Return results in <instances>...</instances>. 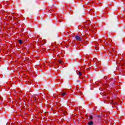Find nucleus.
<instances>
[{
	"instance_id": "nucleus-2",
	"label": "nucleus",
	"mask_w": 125,
	"mask_h": 125,
	"mask_svg": "<svg viewBox=\"0 0 125 125\" xmlns=\"http://www.w3.org/2000/svg\"><path fill=\"white\" fill-rule=\"evenodd\" d=\"M62 97H65L67 95V92L63 90L62 92L60 94Z\"/></svg>"
},
{
	"instance_id": "nucleus-7",
	"label": "nucleus",
	"mask_w": 125,
	"mask_h": 125,
	"mask_svg": "<svg viewBox=\"0 0 125 125\" xmlns=\"http://www.w3.org/2000/svg\"><path fill=\"white\" fill-rule=\"evenodd\" d=\"M88 125H93V122H92V121H89V122L88 123Z\"/></svg>"
},
{
	"instance_id": "nucleus-6",
	"label": "nucleus",
	"mask_w": 125,
	"mask_h": 125,
	"mask_svg": "<svg viewBox=\"0 0 125 125\" xmlns=\"http://www.w3.org/2000/svg\"><path fill=\"white\" fill-rule=\"evenodd\" d=\"M44 66H45L46 65H47V66H50V65L48 64V62H44Z\"/></svg>"
},
{
	"instance_id": "nucleus-9",
	"label": "nucleus",
	"mask_w": 125,
	"mask_h": 125,
	"mask_svg": "<svg viewBox=\"0 0 125 125\" xmlns=\"http://www.w3.org/2000/svg\"><path fill=\"white\" fill-rule=\"evenodd\" d=\"M19 42L21 44L23 42H22V40H19Z\"/></svg>"
},
{
	"instance_id": "nucleus-16",
	"label": "nucleus",
	"mask_w": 125,
	"mask_h": 125,
	"mask_svg": "<svg viewBox=\"0 0 125 125\" xmlns=\"http://www.w3.org/2000/svg\"><path fill=\"white\" fill-rule=\"evenodd\" d=\"M90 31H92V29H90Z\"/></svg>"
},
{
	"instance_id": "nucleus-11",
	"label": "nucleus",
	"mask_w": 125,
	"mask_h": 125,
	"mask_svg": "<svg viewBox=\"0 0 125 125\" xmlns=\"http://www.w3.org/2000/svg\"><path fill=\"white\" fill-rule=\"evenodd\" d=\"M90 118L91 119V120H92V119H93V116H92V115H90Z\"/></svg>"
},
{
	"instance_id": "nucleus-1",
	"label": "nucleus",
	"mask_w": 125,
	"mask_h": 125,
	"mask_svg": "<svg viewBox=\"0 0 125 125\" xmlns=\"http://www.w3.org/2000/svg\"><path fill=\"white\" fill-rule=\"evenodd\" d=\"M110 104H112L113 108H117L118 105V103L117 102L114 103V101L113 100H111V101L110 102Z\"/></svg>"
},
{
	"instance_id": "nucleus-17",
	"label": "nucleus",
	"mask_w": 125,
	"mask_h": 125,
	"mask_svg": "<svg viewBox=\"0 0 125 125\" xmlns=\"http://www.w3.org/2000/svg\"><path fill=\"white\" fill-rule=\"evenodd\" d=\"M62 21H61L60 20V22H61Z\"/></svg>"
},
{
	"instance_id": "nucleus-18",
	"label": "nucleus",
	"mask_w": 125,
	"mask_h": 125,
	"mask_svg": "<svg viewBox=\"0 0 125 125\" xmlns=\"http://www.w3.org/2000/svg\"><path fill=\"white\" fill-rule=\"evenodd\" d=\"M108 44H111V43H108Z\"/></svg>"
},
{
	"instance_id": "nucleus-3",
	"label": "nucleus",
	"mask_w": 125,
	"mask_h": 125,
	"mask_svg": "<svg viewBox=\"0 0 125 125\" xmlns=\"http://www.w3.org/2000/svg\"><path fill=\"white\" fill-rule=\"evenodd\" d=\"M75 39H76V41H78V42H82V41H83V39L82 38L80 37V36H76Z\"/></svg>"
},
{
	"instance_id": "nucleus-4",
	"label": "nucleus",
	"mask_w": 125,
	"mask_h": 125,
	"mask_svg": "<svg viewBox=\"0 0 125 125\" xmlns=\"http://www.w3.org/2000/svg\"><path fill=\"white\" fill-rule=\"evenodd\" d=\"M46 42V41L43 40L42 41L41 43L42 45H43V44H44Z\"/></svg>"
},
{
	"instance_id": "nucleus-15",
	"label": "nucleus",
	"mask_w": 125,
	"mask_h": 125,
	"mask_svg": "<svg viewBox=\"0 0 125 125\" xmlns=\"http://www.w3.org/2000/svg\"><path fill=\"white\" fill-rule=\"evenodd\" d=\"M53 63H54V62H51V64H53Z\"/></svg>"
},
{
	"instance_id": "nucleus-10",
	"label": "nucleus",
	"mask_w": 125,
	"mask_h": 125,
	"mask_svg": "<svg viewBox=\"0 0 125 125\" xmlns=\"http://www.w3.org/2000/svg\"><path fill=\"white\" fill-rule=\"evenodd\" d=\"M97 118H99V119H100V120H101V117H100V115H97Z\"/></svg>"
},
{
	"instance_id": "nucleus-8",
	"label": "nucleus",
	"mask_w": 125,
	"mask_h": 125,
	"mask_svg": "<svg viewBox=\"0 0 125 125\" xmlns=\"http://www.w3.org/2000/svg\"><path fill=\"white\" fill-rule=\"evenodd\" d=\"M59 63L60 64H61V65H62V64H63V61H62V60H60L58 61Z\"/></svg>"
},
{
	"instance_id": "nucleus-5",
	"label": "nucleus",
	"mask_w": 125,
	"mask_h": 125,
	"mask_svg": "<svg viewBox=\"0 0 125 125\" xmlns=\"http://www.w3.org/2000/svg\"><path fill=\"white\" fill-rule=\"evenodd\" d=\"M78 75L79 76V77H82V76H83V74H82L81 71L78 72Z\"/></svg>"
},
{
	"instance_id": "nucleus-12",
	"label": "nucleus",
	"mask_w": 125,
	"mask_h": 125,
	"mask_svg": "<svg viewBox=\"0 0 125 125\" xmlns=\"http://www.w3.org/2000/svg\"><path fill=\"white\" fill-rule=\"evenodd\" d=\"M2 99H3L2 97H0V100H2Z\"/></svg>"
},
{
	"instance_id": "nucleus-14",
	"label": "nucleus",
	"mask_w": 125,
	"mask_h": 125,
	"mask_svg": "<svg viewBox=\"0 0 125 125\" xmlns=\"http://www.w3.org/2000/svg\"><path fill=\"white\" fill-rule=\"evenodd\" d=\"M54 49V48H52V49H51V50H53Z\"/></svg>"
},
{
	"instance_id": "nucleus-13",
	"label": "nucleus",
	"mask_w": 125,
	"mask_h": 125,
	"mask_svg": "<svg viewBox=\"0 0 125 125\" xmlns=\"http://www.w3.org/2000/svg\"><path fill=\"white\" fill-rule=\"evenodd\" d=\"M108 42H112V40L110 39Z\"/></svg>"
}]
</instances>
